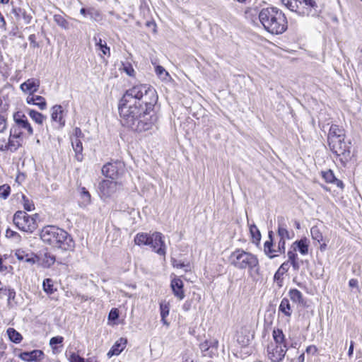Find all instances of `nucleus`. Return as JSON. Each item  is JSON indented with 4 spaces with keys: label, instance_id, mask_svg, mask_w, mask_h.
<instances>
[{
    "label": "nucleus",
    "instance_id": "obj_1",
    "mask_svg": "<svg viewBox=\"0 0 362 362\" xmlns=\"http://www.w3.org/2000/svg\"><path fill=\"white\" fill-rule=\"evenodd\" d=\"M158 99L156 89L146 84L127 90L118 105L122 124L137 132L151 129L157 120Z\"/></svg>",
    "mask_w": 362,
    "mask_h": 362
},
{
    "label": "nucleus",
    "instance_id": "obj_2",
    "mask_svg": "<svg viewBox=\"0 0 362 362\" xmlns=\"http://www.w3.org/2000/svg\"><path fill=\"white\" fill-rule=\"evenodd\" d=\"M43 242L64 253L70 255L75 248V241L66 230L54 226H47L40 233Z\"/></svg>",
    "mask_w": 362,
    "mask_h": 362
},
{
    "label": "nucleus",
    "instance_id": "obj_3",
    "mask_svg": "<svg viewBox=\"0 0 362 362\" xmlns=\"http://www.w3.org/2000/svg\"><path fill=\"white\" fill-rule=\"evenodd\" d=\"M259 19L264 28L272 34H281L287 29V19L284 13L277 8L262 9Z\"/></svg>",
    "mask_w": 362,
    "mask_h": 362
},
{
    "label": "nucleus",
    "instance_id": "obj_4",
    "mask_svg": "<svg viewBox=\"0 0 362 362\" xmlns=\"http://www.w3.org/2000/svg\"><path fill=\"white\" fill-rule=\"evenodd\" d=\"M230 264L238 269H247L249 272L259 274L260 267L257 257L243 249H236L228 257Z\"/></svg>",
    "mask_w": 362,
    "mask_h": 362
},
{
    "label": "nucleus",
    "instance_id": "obj_5",
    "mask_svg": "<svg viewBox=\"0 0 362 362\" xmlns=\"http://www.w3.org/2000/svg\"><path fill=\"white\" fill-rule=\"evenodd\" d=\"M13 120L15 124L10 130L11 136L16 137L23 136L25 132H27L28 136L33 134V129L28 122L27 117L21 112H17L13 115Z\"/></svg>",
    "mask_w": 362,
    "mask_h": 362
},
{
    "label": "nucleus",
    "instance_id": "obj_6",
    "mask_svg": "<svg viewBox=\"0 0 362 362\" xmlns=\"http://www.w3.org/2000/svg\"><path fill=\"white\" fill-rule=\"evenodd\" d=\"M13 222L19 230L29 233H32L37 227L35 218L23 211H17L14 214Z\"/></svg>",
    "mask_w": 362,
    "mask_h": 362
},
{
    "label": "nucleus",
    "instance_id": "obj_7",
    "mask_svg": "<svg viewBox=\"0 0 362 362\" xmlns=\"http://www.w3.org/2000/svg\"><path fill=\"white\" fill-rule=\"evenodd\" d=\"M297 13L302 16H318L320 9L315 0H300Z\"/></svg>",
    "mask_w": 362,
    "mask_h": 362
},
{
    "label": "nucleus",
    "instance_id": "obj_8",
    "mask_svg": "<svg viewBox=\"0 0 362 362\" xmlns=\"http://www.w3.org/2000/svg\"><path fill=\"white\" fill-rule=\"evenodd\" d=\"M287 351V345L269 344L267 347V356L271 362H281Z\"/></svg>",
    "mask_w": 362,
    "mask_h": 362
},
{
    "label": "nucleus",
    "instance_id": "obj_9",
    "mask_svg": "<svg viewBox=\"0 0 362 362\" xmlns=\"http://www.w3.org/2000/svg\"><path fill=\"white\" fill-rule=\"evenodd\" d=\"M124 165L122 162L116 160L103 165L102 173L112 180L117 179L124 172Z\"/></svg>",
    "mask_w": 362,
    "mask_h": 362
},
{
    "label": "nucleus",
    "instance_id": "obj_10",
    "mask_svg": "<svg viewBox=\"0 0 362 362\" xmlns=\"http://www.w3.org/2000/svg\"><path fill=\"white\" fill-rule=\"evenodd\" d=\"M163 235L161 233L155 232L151 235L149 246L153 251L159 255L165 256L166 253V246L163 240Z\"/></svg>",
    "mask_w": 362,
    "mask_h": 362
},
{
    "label": "nucleus",
    "instance_id": "obj_11",
    "mask_svg": "<svg viewBox=\"0 0 362 362\" xmlns=\"http://www.w3.org/2000/svg\"><path fill=\"white\" fill-rule=\"evenodd\" d=\"M344 138L345 136L337 139H334V140L332 139V141L328 142L330 150L337 156L349 155L350 153V143L346 144L344 141Z\"/></svg>",
    "mask_w": 362,
    "mask_h": 362
},
{
    "label": "nucleus",
    "instance_id": "obj_12",
    "mask_svg": "<svg viewBox=\"0 0 362 362\" xmlns=\"http://www.w3.org/2000/svg\"><path fill=\"white\" fill-rule=\"evenodd\" d=\"M118 182L112 180H103L98 186L101 197L107 198L113 195L117 190Z\"/></svg>",
    "mask_w": 362,
    "mask_h": 362
},
{
    "label": "nucleus",
    "instance_id": "obj_13",
    "mask_svg": "<svg viewBox=\"0 0 362 362\" xmlns=\"http://www.w3.org/2000/svg\"><path fill=\"white\" fill-rule=\"evenodd\" d=\"M70 255H64L62 257H57L50 252H45L42 257V264L44 267H49L57 262L59 264H66L68 262Z\"/></svg>",
    "mask_w": 362,
    "mask_h": 362
},
{
    "label": "nucleus",
    "instance_id": "obj_14",
    "mask_svg": "<svg viewBox=\"0 0 362 362\" xmlns=\"http://www.w3.org/2000/svg\"><path fill=\"white\" fill-rule=\"evenodd\" d=\"M269 240L264 243V254L269 258L274 259L279 256V253L276 251V247L274 245V232L269 230L268 233Z\"/></svg>",
    "mask_w": 362,
    "mask_h": 362
},
{
    "label": "nucleus",
    "instance_id": "obj_15",
    "mask_svg": "<svg viewBox=\"0 0 362 362\" xmlns=\"http://www.w3.org/2000/svg\"><path fill=\"white\" fill-rule=\"evenodd\" d=\"M277 225H278V236L285 237L288 240L292 239L294 234L292 231H288L287 226V218L283 216L277 217Z\"/></svg>",
    "mask_w": 362,
    "mask_h": 362
},
{
    "label": "nucleus",
    "instance_id": "obj_16",
    "mask_svg": "<svg viewBox=\"0 0 362 362\" xmlns=\"http://www.w3.org/2000/svg\"><path fill=\"white\" fill-rule=\"evenodd\" d=\"M40 82L39 79L31 78L21 84L20 88L24 93H29V95H33L40 88Z\"/></svg>",
    "mask_w": 362,
    "mask_h": 362
},
{
    "label": "nucleus",
    "instance_id": "obj_17",
    "mask_svg": "<svg viewBox=\"0 0 362 362\" xmlns=\"http://www.w3.org/2000/svg\"><path fill=\"white\" fill-rule=\"evenodd\" d=\"M44 352L39 349H35L31 351H23L18 354V358L24 361H37L43 358Z\"/></svg>",
    "mask_w": 362,
    "mask_h": 362
},
{
    "label": "nucleus",
    "instance_id": "obj_18",
    "mask_svg": "<svg viewBox=\"0 0 362 362\" xmlns=\"http://www.w3.org/2000/svg\"><path fill=\"white\" fill-rule=\"evenodd\" d=\"M183 282L182 281L177 277H175L172 279L170 283V287L172 288L173 293L178 299L182 300L185 298V293L183 291Z\"/></svg>",
    "mask_w": 362,
    "mask_h": 362
},
{
    "label": "nucleus",
    "instance_id": "obj_19",
    "mask_svg": "<svg viewBox=\"0 0 362 362\" xmlns=\"http://www.w3.org/2000/svg\"><path fill=\"white\" fill-rule=\"evenodd\" d=\"M16 258L25 262H28L30 264H34L39 257L33 253H28L22 250H18L15 254Z\"/></svg>",
    "mask_w": 362,
    "mask_h": 362
},
{
    "label": "nucleus",
    "instance_id": "obj_20",
    "mask_svg": "<svg viewBox=\"0 0 362 362\" xmlns=\"http://www.w3.org/2000/svg\"><path fill=\"white\" fill-rule=\"evenodd\" d=\"M63 110L60 105H55L52 107L51 117L54 122H59L61 127L65 125V120L63 118Z\"/></svg>",
    "mask_w": 362,
    "mask_h": 362
},
{
    "label": "nucleus",
    "instance_id": "obj_21",
    "mask_svg": "<svg viewBox=\"0 0 362 362\" xmlns=\"http://www.w3.org/2000/svg\"><path fill=\"white\" fill-rule=\"evenodd\" d=\"M26 102L28 104L37 105L41 110H45L47 107L45 98L40 95H28Z\"/></svg>",
    "mask_w": 362,
    "mask_h": 362
},
{
    "label": "nucleus",
    "instance_id": "obj_22",
    "mask_svg": "<svg viewBox=\"0 0 362 362\" xmlns=\"http://www.w3.org/2000/svg\"><path fill=\"white\" fill-rule=\"evenodd\" d=\"M322 176L327 183L334 184L340 188L344 187L342 181L338 180L334 175L332 170H328L327 171L322 172Z\"/></svg>",
    "mask_w": 362,
    "mask_h": 362
},
{
    "label": "nucleus",
    "instance_id": "obj_23",
    "mask_svg": "<svg viewBox=\"0 0 362 362\" xmlns=\"http://www.w3.org/2000/svg\"><path fill=\"white\" fill-rule=\"evenodd\" d=\"M308 246L309 240L306 238L296 240L292 245V247H296V250L303 255H305L308 253Z\"/></svg>",
    "mask_w": 362,
    "mask_h": 362
},
{
    "label": "nucleus",
    "instance_id": "obj_24",
    "mask_svg": "<svg viewBox=\"0 0 362 362\" xmlns=\"http://www.w3.org/2000/svg\"><path fill=\"white\" fill-rule=\"evenodd\" d=\"M343 136H345L343 129L335 124L330 127L327 138L328 142L332 141V139L334 140V139H337Z\"/></svg>",
    "mask_w": 362,
    "mask_h": 362
},
{
    "label": "nucleus",
    "instance_id": "obj_25",
    "mask_svg": "<svg viewBox=\"0 0 362 362\" xmlns=\"http://www.w3.org/2000/svg\"><path fill=\"white\" fill-rule=\"evenodd\" d=\"M23 142V136L16 137L11 136V133L10 132V136L8 139V142L6 145V148L10 150L12 152H14L18 149L19 147L22 146Z\"/></svg>",
    "mask_w": 362,
    "mask_h": 362
},
{
    "label": "nucleus",
    "instance_id": "obj_26",
    "mask_svg": "<svg viewBox=\"0 0 362 362\" xmlns=\"http://www.w3.org/2000/svg\"><path fill=\"white\" fill-rule=\"evenodd\" d=\"M126 343H127L126 339H124L123 338H120L112 346L111 349L107 353V355L109 356H112L114 355H119L122 351V350L125 348Z\"/></svg>",
    "mask_w": 362,
    "mask_h": 362
},
{
    "label": "nucleus",
    "instance_id": "obj_27",
    "mask_svg": "<svg viewBox=\"0 0 362 362\" xmlns=\"http://www.w3.org/2000/svg\"><path fill=\"white\" fill-rule=\"evenodd\" d=\"M272 337L274 342H270L269 344H276L281 346L286 345V337L281 329H274L272 332Z\"/></svg>",
    "mask_w": 362,
    "mask_h": 362
},
{
    "label": "nucleus",
    "instance_id": "obj_28",
    "mask_svg": "<svg viewBox=\"0 0 362 362\" xmlns=\"http://www.w3.org/2000/svg\"><path fill=\"white\" fill-rule=\"evenodd\" d=\"M13 13L17 18H22L25 24H30L31 23L33 16L28 14L25 9L16 8L13 9Z\"/></svg>",
    "mask_w": 362,
    "mask_h": 362
},
{
    "label": "nucleus",
    "instance_id": "obj_29",
    "mask_svg": "<svg viewBox=\"0 0 362 362\" xmlns=\"http://www.w3.org/2000/svg\"><path fill=\"white\" fill-rule=\"evenodd\" d=\"M71 144L72 147L74 148V151L76 153V158L78 161H81L83 160V146L82 142L80 141V139H78L77 138H74L71 139Z\"/></svg>",
    "mask_w": 362,
    "mask_h": 362
},
{
    "label": "nucleus",
    "instance_id": "obj_30",
    "mask_svg": "<svg viewBox=\"0 0 362 362\" xmlns=\"http://www.w3.org/2000/svg\"><path fill=\"white\" fill-rule=\"evenodd\" d=\"M93 40L95 42L96 47L102 52V53L104 55H110V47H107L106 42L103 41L101 38L98 37V36L95 35L93 37Z\"/></svg>",
    "mask_w": 362,
    "mask_h": 362
},
{
    "label": "nucleus",
    "instance_id": "obj_31",
    "mask_svg": "<svg viewBox=\"0 0 362 362\" xmlns=\"http://www.w3.org/2000/svg\"><path fill=\"white\" fill-rule=\"evenodd\" d=\"M151 234L139 233L134 238V242L138 245H148Z\"/></svg>",
    "mask_w": 362,
    "mask_h": 362
},
{
    "label": "nucleus",
    "instance_id": "obj_32",
    "mask_svg": "<svg viewBox=\"0 0 362 362\" xmlns=\"http://www.w3.org/2000/svg\"><path fill=\"white\" fill-rule=\"evenodd\" d=\"M279 310L286 317H291L292 310L290 302L288 298H283L279 307Z\"/></svg>",
    "mask_w": 362,
    "mask_h": 362
},
{
    "label": "nucleus",
    "instance_id": "obj_33",
    "mask_svg": "<svg viewBox=\"0 0 362 362\" xmlns=\"http://www.w3.org/2000/svg\"><path fill=\"white\" fill-rule=\"evenodd\" d=\"M6 332L9 339L15 344H19L23 340L22 335L14 328L9 327Z\"/></svg>",
    "mask_w": 362,
    "mask_h": 362
},
{
    "label": "nucleus",
    "instance_id": "obj_34",
    "mask_svg": "<svg viewBox=\"0 0 362 362\" xmlns=\"http://www.w3.org/2000/svg\"><path fill=\"white\" fill-rule=\"evenodd\" d=\"M28 115L31 119L38 124H42L46 119L45 115L34 110H30L28 111Z\"/></svg>",
    "mask_w": 362,
    "mask_h": 362
},
{
    "label": "nucleus",
    "instance_id": "obj_35",
    "mask_svg": "<svg viewBox=\"0 0 362 362\" xmlns=\"http://www.w3.org/2000/svg\"><path fill=\"white\" fill-rule=\"evenodd\" d=\"M54 21L64 30L70 28V23L60 14H55L54 16Z\"/></svg>",
    "mask_w": 362,
    "mask_h": 362
},
{
    "label": "nucleus",
    "instance_id": "obj_36",
    "mask_svg": "<svg viewBox=\"0 0 362 362\" xmlns=\"http://www.w3.org/2000/svg\"><path fill=\"white\" fill-rule=\"evenodd\" d=\"M160 310L162 322L164 325H168V322L165 320V317L169 315L170 308L168 303L165 302L160 303Z\"/></svg>",
    "mask_w": 362,
    "mask_h": 362
},
{
    "label": "nucleus",
    "instance_id": "obj_37",
    "mask_svg": "<svg viewBox=\"0 0 362 362\" xmlns=\"http://www.w3.org/2000/svg\"><path fill=\"white\" fill-rule=\"evenodd\" d=\"M218 344V341L216 339H210L206 340L203 343L200 344V349L202 351H206L209 349V348H217Z\"/></svg>",
    "mask_w": 362,
    "mask_h": 362
},
{
    "label": "nucleus",
    "instance_id": "obj_38",
    "mask_svg": "<svg viewBox=\"0 0 362 362\" xmlns=\"http://www.w3.org/2000/svg\"><path fill=\"white\" fill-rule=\"evenodd\" d=\"M289 296L294 303H300L303 302V295L298 289H291L289 291Z\"/></svg>",
    "mask_w": 362,
    "mask_h": 362
},
{
    "label": "nucleus",
    "instance_id": "obj_39",
    "mask_svg": "<svg viewBox=\"0 0 362 362\" xmlns=\"http://www.w3.org/2000/svg\"><path fill=\"white\" fill-rule=\"evenodd\" d=\"M42 287L44 291L49 295L57 291V289L54 288L53 281L51 279H45L43 281Z\"/></svg>",
    "mask_w": 362,
    "mask_h": 362
},
{
    "label": "nucleus",
    "instance_id": "obj_40",
    "mask_svg": "<svg viewBox=\"0 0 362 362\" xmlns=\"http://www.w3.org/2000/svg\"><path fill=\"white\" fill-rule=\"evenodd\" d=\"M300 0H281V2L291 11L297 13Z\"/></svg>",
    "mask_w": 362,
    "mask_h": 362
},
{
    "label": "nucleus",
    "instance_id": "obj_41",
    "mask_svg": "<svg viewBox=\"0 0 362 362\" xmlns=\"http://www.w3.org/2000/svg\"><path fill=\"white\" fill-rule=\"evenodd\" d=\"M22 203L25 210L31 211L35 209V205L32 200H30L25 195L22 194Z\"/></svg>",
    "mask_w": 362,
    "mask_h": 362
},
{
    "label": "nucleus",
    "instance_id": "obj_42",
    "mask_svg": "<svg viewBox=\"0 0 362 362\" xmlns=\"http://www.w3.org/2000/svg\"><path fill=\"white\" fill-rule=\"evenodd\" d=\"M310 233L312 238L318 243H320L323 240V236L320 229L317 226H313L310 229Z\"/></svg>",
    "mask_w": 362,
    "mask_h": 362
},
{
    "label": "nucleus",
    "instance_id": "obj_43",
    "mask_svg": "<svg viewBox=\"0 0 362 362\" xmlns=\"http://www.w3.org/2000/svg\"><path fill=\"white\" fill-rule=\"evenodd\" d=\"M250 232L254 240L259 242L261 239V233L258 228L252 224L250 226Z\"/></svg>",
    "mask_w": 362,
    "mask_h": 362
},
{
    "label": "nucleus",
    "instance_id": "obj_44",
    "mask_svg": "<svg viewBox=\"0 0 362 362\" xmlns=\"http://www.w3.org/2000/svg\"><path fill=\"white\" fill-rule=\"evenodd\" d=\"M6 237L13 239L16 243H18L21 240V236L17 232L11 230V228L6 229Z\"/></svg>",
    "mask_w": 362,
    "mask_h": 362
},
{
    "label": "nucleus",
    "instance_id": "obj_45",
    "mask_svg": "<svg viewBox=\"0 0 362 362\" xmlns=\"http://www.w3.org/2000/svg\"><path fill=\"white\" fill-rule=\"evenodd\" d=\"M11 192V187L8 185H3L0 186V197L6 199L8 198Z\"/></svg>",
    "mask_w": 362,
    "mask_h": 362
},
{
    "label": "nucleus",
    "instance_id": "obj_46",
    "mask_svg": "<svg viewBox=\"0 0 362 362\" xmlns=\"http://www.w3.org/2000/svg\"><path fill=\"white\" fill-rule=\"evenodd\" d=\"M286 239L287 238L285 237H279V240L276 246V251H278L279 254L285 253Z\"/></svg>",
    "mask_w": 362,
    "mask_h": 362
},
{
    "label": "nucleus",
    "instance_id": "obj_47",
    "mask_svg": "<svg viewBox=\"0 0 362 362\" xmlns=\"http://www.w3.org/2000/svg\"><path fill=\"white\" fill-rule=\"evenodd\" d=\"M172 264L174 267L176 268H185V271L187 272L189 269V264H185L184 262L177 261L175 259H172Z\"/></svg>",
    "mask_w": 362,
    "mask_h": 362
},
{
    "label": "nucleus",
    "instance_id": "obj_48",
    "mask_svg": "<svg viewBox=\"0 0 362 362\" xmlns=\"http://www.w3.org/2000/svg\"><path fill=\"white\" fill-rule=\"evenodd\" d=\"M64 338L61 336L54 337L50 339L49 345L54 349V345L62 344Z\"/></svg>",
    "mask_w": 362,
    "mask_h": 362
},
{
    "label": "nucleus",
    "instance_id": "obj_49",
    "mask_svg": "<svg viewBox=\"0 0 362 362\" xmlns=\"http://www.w3.org/2000/svg\"><path fill=\"white\" fill-rule=\"evenodd\" d=\"M70 362H88L86 359L76 353H72L69 357Z\"/></svg>",
    "mask_w": 362,
    "mask_h": 362
},
{
    "label": "nucleus",
    "instance_id": "obj_50",
    "mask_svg": "<svg viewBox=\"0 0 362 362\" xmlns=\"http://www.w3.org/2000/svg\"><path fill=\"white\" fill-rule=\"evenodd\" d=\"M81 198L84 200V202H90V194L89 192L85 187L81 188Z\"/></svg>",
    "mask_w": 362,
    "mask_h": 362
},
{
    "label": "nucleus",
    "instance_id": "obj_51",
    "mask_svg": "<svg viewBox=\"0 0 362 362\" xmlns=\"http://www.w3.org/2000/svg\"><path fill=\"white\" fill-rule=\"evenodd\" d=\"M95 13L96 15H99V13L97 11H95L93 8L90 9H86L85 8H82L80 10V13L83 15L84 16H86L87 15L89 16L90 18H93V13Z\"/></svg>",
    "mask_w": 362,
    "mask_h": 362
},
{
    "label": "nucleus",
    "instance_id": "obj_52",
    "mask_svg": "<svg viewBox=\"0 0 362 362\" xmlns=\"http://www.w3.org/2000/svg\"><path fill=\"white\" fill-rule=\"evenodd\" d=\"M293 250H288L287 255L288 257V262L292 260L298 259V255L296 252V247H293Z\"/></svg>",
    "mask_w": 362,
    "mask_h": 362
},
{
    "label": "nucleus",
    "instance_id": "obj_53",
    "mask_svg": "<svg viewBox=\"0 0 362 362\" xmlns=\"http://www.w3.org/2000/svg\"><path fill=\"white\" fill-rule=\"evenodd\" d=\"M109 320H115L119 317V313L117 308H113L110 310L109 313Z\"/></svg>",
    "mask_w": 362,
    "mask_h": 362
},
{
    "label": "nucleus",
    "instance_id": "obj_54",
    "mask_svg": "<svg viewBox=\"0 0 362 362\" xmlns=\"http://www.w3.org/2000/svg\"><path fill=\"white\" fill-rule=\"evenodd\" d=\"M8 293H6V296H8V300H12L15 299L16 297V291L13 288H7Z\"/></svg>",
    "mask_w": 362,
    "mask_h": 362
},
{
    "label": "nucleus",
    "instance_id": "obj_55",
    "mask_svg": "<svg viewBox=\"0 0 362 362\" xmlns=\"http://www.w3.org/2000/svg\"><path fill=\"white\" fill-rule=\"evenodd\" d=\"M156 72L158 76L162 77L163 75H168V72L165 70V69L161 66H158L156 68Z\"/></svg>",
    "mask_w": 362,
    "mask_h": 362
},
{
    "label": "nucleus",
    "instance_id": "obj_56",
    "mask_svg": "<svg viewBox=\"0 0 362 362\" xmlns=\"http://www.w3.org/2000/svg\"><path fill=\"white\" fill-rule=\"evenodd\" d=\"M288 263V261L284 262V263L281 264V265L279 267L278 269L283 274L287 272L289 269Z\"/></svg>",
    "mask_w": 362,
    "mask_h": 362
},
{
    "label": "nucleus",
    "instance_id": "obj_57",
    "mask_svg": "<svg viewBox=\"0 0 362 362\" xmlns=\"http://www.w3.org/2000/svg\"><path fill=\"white\" fill-rule=\"evenodd\" d=\"M284 274L281 272L279 269L276 272L274 276V280L277 281L278 283H281L282 281V276Z\"/></svg>",
    "mask_w": 362,
    "mask_h": 362
},
{
    "label": "nucleus",
    "instance_id": "obj_58",
    "mask_svg": "<svg viewBox=\"0 0 362 362\" xmlns=\"http://www.w3.org/2000/svg\"><path fill=\"white\" fill-rule=\"evenodd\" d=\"M6 128V121L4 117L0 115V133L3 132Z\"/></svg>",
    "mask_w": 362,
    "mask_h": 362
},
{
    "label": "nucleus",
    "instance_id": "obj_59",
    "mask_svg": "<svg viewBox=\"0 0 362 362\" xmlns=\"http://www.w3.org/2000/svg\"><path fill=\"white\" fill-rule=\"evenodd\" d=\"M74 136L75 138H77L78 139L83 136V134L82 133L81 129L79 127H76L74 129Z\"/></svg>",
    "mask_w": 362,
    "mask_h": 362
},
{
    "label": "nucleus",
    "instance_id": "obj_60",
    "mask_svg": "<svg viewBox=\"0 0 362 362\" xmlns=\"http://www.w3.org/2000/svg\"><path fill=\"white\" fill-rule=\"evenodd\" d=\"M28 40L30 41V44L34 47H38V44L36 42V36L35 34H32L28 37Z\"/></svg>",
    "mask_w": 362,
    "mask_h": 362
},
{
    "label": "nucleus",
    "instance_id": "obj_61",
    "mask_svg": "<svg viewBox=\"0 0 362 362\" xmlns=\"http://www.w3.org/2000/svg\"><path fill=\"white\" fill-rule=\"evenodd\" d=\"M191 307H192V301L186 300L182 305V309L187 312L191 309Z\"/></svg>",
    "mask_w": 362,
    "mask_h": 362
},
{
    "label": "nucleus",
    "instance_id": "obj_62",
    "mask_svg": "<svg viewBox=\"0 0 362 362\" xmlns=\"http://www.w3.org/2000/svg\"><path fill=\"white\" fill-rule=\"evenodd\" d=\"M124 71L127 73V75H129L130 76H134V69L132 68V66H125L124 68Z\"/></svg>",
    "mask_w": 362,
    "mask_h": 362
},
{
    "label": "nucleus",
    "instance_id": "obj_63",
    "mask_svg": "<svg viewBox=\"0 0 362 362\" xmlns=\"http://www.w3.org/2000/svg\"><path fill=\"white\" fill-rule=\"evenodd\" d=\"M11 266H6L2 264V262L0 264V272H9V270L12 269Z\"/></svg>",
    "mask_w": 362,
    "mask_h": 362
},
{
    "label": "nucleus",
    "instance_id": "obj_64",
    "mask_svg": "<svg viewBox=\"0 0 362 362\" xmlns=\"http://www.w3.org/2000/svg\"><path fill=\"white\" fill-rule=\"evenodd\" d=\"M349 285L350 287L355 288L358 286V281L355 279H351L349 280Z\"/></svg>",
    "mask_w": 362,
    "mask_h": 362
}]
</instances>
